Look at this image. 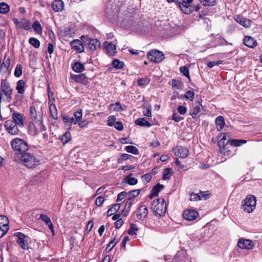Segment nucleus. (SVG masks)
<instances>
[{
  "mask_svg": "<svg viewBox=\"0 0 262 262\" xmlns=\"http://www.w3.org/2000/svg\"><path fill=\"white\" fill-rule=\"evenodd\" d=\"M52 8L55 12H60L64 8V3L62 0H54Z\"/></svg>",
  "mask_w": 262,
  "mask_h": 262,
  "instance_id": "21",
  "label": "nucleus"
},
{
  "mask_svg": "<svg viewBox=\"0 0 262 262\" xmlns=\"http://www.w3.org/2000/svg\"><path fill=\"white\" fill-rule=\"evenodd\" d=\"M16 162L24 165L28 168H33L39 165L40 161L33 153L29 150L19 156H15Z\"/></svg>",
  "mask_w": 262,
  "mask_h": 262,
  "instance_id": "1",
  "label": "nucleus"
},
{
  "mask_svg": "<svg viewBox=\"0 0 262 262\" xmlns=\"http://www.w3.org/2000/svg\"><path fill=\"white\" fill-rule=\"evenodd\" d=\"M132 175V174H130L126 176L123 180L125 181L129 185H134L137 184L138 180L135 178L130 177Z\"/></svg>",
  "mask_w": 262,
  "mask_h": 262,
  "instance_id": "41",
  "label": "nucleus"
},
{
  "mask_svg": "<svg viewBox=\"0 0 262 262\" xmlns=\"http://www.w3.org/2000/svg\"><path fill=\"white\" fill-rule=\"evenodd\" d=\"M35 123L37 124L38 125L37 128L39 131V133L41 132L42 131H45L46 130V127L42 122V119H41L40 120H39L38 121H37V123Z\"/></svg>",
  "mask_w": 262,
  "mask_h": 262,
  "instance_id": "54",
  "label": "nucleus"
},
{
  "mask_svg": "<svg viewBox=\"0 0 262 262\" xmlns=\"http://www.w3.org/2000/svg\"><path fill=\"white\" fill-rule=\"evenodd\" d=\"M73 117L76 120V122H78V121L81 119L82 117V111L81 110H79L75 112L73 114Z\"/></svg>",
  "mask_w": 262,
  "mask_h": 262,
  "instance_id": "53",
  "label": "nucleus"
},
{
  "mask_svg": "<svg viewBox=\"0 0 262 262\" xmlns=\"http://www.w3.org/2000/svg\"><path fill=\"white\" fill-rule=\"evenodd\" d=\"M247 142V141L245 140L233 139L231 140L230 145L232 146L237 147L241 146L243 144L246 143Z\"/></svg>",
  "mask_w": 262,
  "mask_h": 262,
  "instance_id": "39",
  "label": "nucleus"
},
{
  "mask_svg": "<svg viewBox=\"0 0 262 262\" xmlns=\"http://www.w3.org/2000/svg\"><path fill=\"white\" fill-rule=\"evenodd\" d=\"M223 136L221 139L218 141L217 144L221 150H225V147L229 143H230L231 139L226 133L221 134V137Z\"/></svg>",
  "mask_w": 262,
  "mask_h": 262,
  "instance_id": "13",
  "label": "nucleus"
},
{
  "mask_svg": "<svg viewBox=\"0 0 262 262\" xmlns=\"http://www.w3.org/2000/svg\"><path fill=\"white\" fill-rule=\"evenodd\" d=\"M104 46L107 53L111 56H113L116 52V47L112 42L105 41L104 43Z\"/></svg>",
  "mask_w": 262,
  "mask_h": 262,
  "instance_id": "19",
  "label": "nucleus"
},
{
  "mask_svg": "<svg viewBox=\"0 0 262 262\" xmlns=\"http://www.w3.org/2000/svg\"><path fill=\"white\" fill-rule=\"evenodd\" d=\"M25 85V82L23 80H19L17 81L16 89L19 94H22L24 93Z\"/></svg>",
  "mask_w": 262,
  "mask_h": 262,
  "instance_id": "30",
  "label": "nucleus"
},
{
  "mask_svg": "<svg viewBox=\"0 0 262 262\" xmlns=\"http://www.w3.org/2000/svg\"><path fill=\"white\" fill-rule=\"evenodd\" d=\"M35 122L32 121L29 123V132L33 136H36L38 134L39 131L37 127L35 125Z\"/></svg>",
  "mask_w": 262,
  "mask_h": 262,
  "instance_id": "32",
  "label": "nucleus"
},
{
  "mask_svg": "<svg viewBox=\"0 0 262 262\" xmlns=\"http://www.w3.org/2000/svg\"><path fill=\"white\" fill-rule=\"evenodd\" d=\"M50 113L51 117L55 120L58 119V114L56 107L55 104H51L49 107Z\"/></svg>",
  "mask_w": 262,
  "mask_h": 262,
  "instance_id": "35",
  "label": "nucleus"
},
{
  "mask_svg": "<svg viewBox=\"0 0 262 262\" xmlns=\"http://www.w3.org/2000/svg\"><path fill=\"white\" fill-rule=\"evenodd\" d=\"M13 90L6 79H2L0 88V97L4 95L8 101L10 102L12 98Z\"/></svg>",
  "mask_w": 262,
  "mask_h": 262,
  "instance_id": "5",
  "label": "nucleus"
},
{
  "mask_svg": "<svg viewBox=\"0 0 262 262\" xmlns=\"http://www.w3.org/2000/svg\"><path fill=\"white\" fill-rule=\"evenodd\" d=\"M151 208L155 215L161 217L167 210L166 203L163 198H159L153 201Z\"/></svg>",
  "mask_w": 262,
  "mask_h": 262,
  "instance_id": "2",
  "label": "nucleus"
},
{
  "mask_svg": "<svg viewBox=\"0 0 262 262\" xmlns=\"http://www.w3.org/2000/svg\"><path fill=\"white\" fill-rule=\"evenodd\" d=\"M72 78L76 82L86 84V76L85 74H81L79 75H73Z\"/></svg>",
  "mask_w": 262,
  "mask_h": 262,
  "instance_id": "24",
  "label": "nucleus"
},
{
  "mask_svg": "<svg viewBox=\"0 0 262 262\" xmlns=\"http://www.w3.org/2000/svg\"><path fill=\"white\" fill-rule=\"evenodd\" d=\"M72 69L75 72L80 73L83 71L85 68L83 64L77 61L73 64Z\"/></svg>",
  "mask_w": 262,
  "mask_h": 262,
  "instance_id": "28",
  "label": "nucleus"
},
{
  "mask_svg": "<svg viewBox=\"0 0 262 262\" xmlns=\"http://www.w3.org/2000/svg\"><path fill=\"white\" fill-rule=\"evenodd\" d=\"M140 190L136 189L127 192V199L134 201V199L140 194Z\"/></svg>",
  "mask_w": 262,
  "mask_h": 262,
  "instance_id": "31",
  "label": "nucleus"
},
{
  "mask_svg": "<svg viewBox=\"0 0 262 262\" xmlns=\"http://www.w3.org/2000/svg\"><path fill=\"white\" fill-rule=\"evenodd\" d=\"M174 155L181 158H185L188 155L189 150L187 147L179 146L174 149Z\"/></svg>",
  "mask_w": 262,
  "mask_h": 262,
  "instance_id": "12",
  "label": "nucleus"
},
{
  "mask_svg": "<svg viewBox=\"0 0 262 262\" xmlns=\"http://www.w3.org/2000/svg\"><path fill=\"white\" fill-rule=\"evenodd\" d=\"M12 118L14 122L18 127H23L24 126V121L26 117L23 114L18 112H14L12 114Z\"/></svg>",
  "mask_w": 262,
  "mask_h": 262,
  "instance_id": "8",
  "label": "nucleus"
},
{
  "mask_svg": "<svg viewBox=\"0 0 262 262\" xmlns=\"http://www.w3.org/2000/svg\"><path fill=\"white\" fill-rule=\"evenodd\" d=\"M135 123L136 125L141 126H151L150 123L146 121L144 118H138L136 120Z\"/></svg>",
  "mask_w": 262,
  "mask_h": 262,
  "instance_id": "33",
  "label": "nucleus"
},
{
  "mask_svg": "<svg viewBox=\"0 0 262 262\" xmlns=\"http://www.w3.org/2000/svg\"><path fill=\"white\" fill-rule=\"evenodd\" d=\"M200 1L205 6H213L216 4L215 0H200Z\"/></svg>",
  "mask_w": 262,
  "mask_h": 262,
  "instance_id": "49",
  "label": "nucleus"
},
{
  "mask_svg": "<svg viewBox=\"0 0 262 262\" xmlns=\"http://www.w3.org/2000/svg\"><path fill=\"white\" fill-rule=\"evenodd\" d=\"M9 230V227L0 226V238L3 237Z\"/></svg>",
  "mask_w": 262,
  "mask_h": 262,
  "instance_id": "59",
  "label": "nucleus"
},
{
  "mask_svg": "<svg viewBox=\"0 0 262 262\" xmlns=\"http://www.w3.org/2000/svg\"><path fill=\"white\" fill-rule=\"evenodd\" d=\"M81 39L83 38L86 39L85 42H88L89 48L90 50L94 51L100 46V41L97 39H93L86 37L84 36H82L81 37Z\"/></svg>",
  "mask_w": 262,
  "mask_h": 262,
  "instance_id": "11",
  "label": "nucleus"
},
{
  "mask_svg": "<svg viewBox=\"0 0 262 262\" xmlns=\"http://www.w3.org/2000/svg\"><path fill=\"white\" fill-rule=\"evenodd\" d=\"M10 66V59L5 55L2 64H0V73L3 75H6V77L10 74L9 72Z\"/></svg>",
  "mask_w": 262,
  "mask_h": 262,
  "instance_id": "9",
  "label": "nucleus"
},
{
  "mask_svg": "<svg viewBox=\"0 0 262 262\" xmlns=\"http://www.w3.org/2000/svg\"><path fill=\"white\" fill-rule=\"evenodd\" d=\"M120 208V205L119 204H115L112 206L111 208H110L107 212V215L111 216L113 215L114 213L117 212Z\"/></svg>",
  "mask_w": 262,
  "mask_h": 262,
  "instance_id": "36",
  "label": "nucleus"
},
{
  "mask_svg": "<svg viewBox=\"0 0 262 262\" xmlns=\"http://www.w3.org/2000/svg\"><path fill=\"white\" fill-rule=\"evenodd\" d=\"M29 115L31 119L35 123H37V121L42 119L41 115L38 114L34 106H31L29 108Z\"/></svg>",
  "mask_w": 262,
  "mask_h": 262,
  "instance_id": "17",
  "label": "nucleus"
},
{
  "mask_svg": "<svg viewBox=\"0 0 262 262\" xmlns=\"http://www.w3.org/2000/svg\"><path fill=\"white\" fill-rule=\"evenodd\" d=\"M234 20L245 28H249L251 24L250 19L241 16H236L234 18Z\"/></svg>",
  "mask_w": 262,
  "mask_h": 262,
  "instance_id": "20",
  "label": "nucleus"
},
{
  "mask_svg": "<svg viewBox=\"0 0 262 262\" xmlns=\"http://www.w3.org/2000/svg\"><path fill=\"white\" fill-rule=\"evenodd\" d=\"M63 144L69 142L71 140V135L70 132H66L60 138Z\"/></svg>",
  "mask_w": 262,
  "mask_h": 262,
  "instance_id": "42",
  "label": "nucleus"
},
{
  "mask_svg": "<svg viewBox=\"0 0 262 262\" xmlns=\"http://www.w3.org/2000/svg\"><path fill=\"white\" fill-rule=\"evenodd\" d=\"M14 236L17 237V242L23 249L27 250L28 249L27 240L26 239L28 237L27 236L20 232L15 233Z\"/></svg>",
  "mask_w": 262,
  "mask_h": 262,
  "instance_id": "10",
  "label": "nucleus"
},
{
  "mask_svg": "<svg viewBox=\"0 0 262 262\" xmlns=\"http://www.w3.org/2000/svg\"><path fill=\"white\" fill-rule=\"evenodd\" d=\"M22 75V67L20 64H17L14 70V75L16 77H19Z\"/></svg>",
  "mask_w": 262,
  "mask_h": 262,
  "instance_id": "50",
  "label": "nucleus"
},
{
  "mask_svg": "<svg viewBox=\"0 0 262 262\" xmlns=\"http://www.w3.org/2000/svg\"><path fill=\"white\" fill-rule=\"evenodd\" d=\"M104 200V198L103 196H98L95 201L96 205L97 206H100L103 203Z\"/></svg>",
  "mask_w": 262,
  "mask_h": 262,
  "instance_id": "61",
  "label": "nucleus"
},
{
  "mask_svg": "<svg viewBox=\"0 0 262 262\" xmlns=\"http://www.w3.org/2000/svg\"><path fill=\"white\" fill-rule=\"evenodd\" d=\"M138 230L139 228L137 227V226L135 224L133 223H130V227L128 230L127 231V233L128 234L131 235H136Z\"/></svg>",
  "mask_w": 262,
  "mask_h": 262,
  "instance_id": "44",
  "label": "nucleus"
},
{
  "mask_svg": "<svg viewBox=\"0 0 262 262\" xmlns=\"http://www.w3.org/2000/svg\"><path fill=\"white\" fill-rule=\"evenodd\" d=\"M70 45L72 49L78 53H82L84 51V46L81 40L79 39L73 40L71 42Z\"/></svg>",
  "mask_w": 262,
  "mask_h": 262,
  "instance_id": "16",
  "label": "nucleus"
},
{
  "mask_svg": "<svg viewBox=\"0 0 262 262\" xmlns=\"http://www.w3.org/2000/svg\"><path fill=\"white\" fill-rule=\"evenodd\" d=\"M112 64L113 67L116 69H122L124 66V62L119 61L118 59H114L113 61Z\"/></svg>",
  "mask_w": 262,
  "mask_h": 262,
  "instance_id": "48",
  "label": "nucleus"
},
{
  "mask_svg": "<svg viewBox=\"0 0 262 262\" xmlns=\"http://www.w3.org/2000/svg\"><path fill=\"white\" fill-rule=\"evenodd\" d=\"M198 215V213L194 210L187 209L183 212L184 219L188 221H193L196 219Z\"/></svg>",
  "mask_w": 262,
  "mask_h": 262,
  "instance_id": "15",
  "label": "nucleus"
},
{
  "mask_svg": "<svg viewBox=\"0 0 262 262\" xmlns=\"http://www.w3.org/2000/svg\"><path fill=\"white\" fill-rule=\"evenodd\" d=\"M183 98L186 99H188L190 101H192L194 98V93L193 91H188L184 95Z\"/></svg>",
  "mask_w": 262,
  "mask_h": 262,
  "instance_id": "51",
  "label": "nucleus"
},
{
  "mask_svg": "<svg viewBox=\"0 0 262 262\" xmlns=\"http://www.w3.org/2000/svg\"><path fill=\"white\" fill-rule=\"evenodd\" d=\"M75 34V31L72 27H67L64 28V35L67 37H71Z\"/></svg>",
  "mask_w": 262,
  "mask_h": 262,
  "instance_id": "37",
  "label": "nucleus"
},
{
  "mask_svg": "<svg viewBox=\"0 0 262 262\" xmlns=\"http://www.w3.org/2000/svg\"><path fill=\"white\" fill-rule=\"evenodd\" d=\"M11 145L13 150L15 152V156H19L29 150L27 143L22 139H13L11 142Z\"/></svg>",
  "mask_w": 262,
  "mask_h": 262,
  "instance_id": "3",
  "label": "nucleus"
},
{
  "mask_svg": "<svg viewBox=\"0 0 262 262\" xmlns=\"http://www.w3.org/2000/svg\"><path fill=\"white\" fill-rule=\"evenodd\" d=\"M10 10L9 6L5 2L0 3V13L2 14H6Z\"/></svg>",
  "mask_w": 262,
  "mask_h": 262,
  "instance_id": "40",
  "label": "nucleus"
},
{
  "mask_svg": "<svg viewBox=\"0 0 262 262\" xmlns=\"http://www.w3.org/2000/svg\"><path fill=\"white\" fill-rule=\"evenodd\" d=\"M147 57L150 61L155 63H159L164 58L163 53L157 50H150L148 52Z\"/></svg>",
  "mask_w": 262,
  "mask_h": 262,
  "instance_id": "6",
  "label": "nucleus"
},
{
  "mask_svg": "<svg viewBox=\"0 0 262 262\" xmlns=\"http://www.w3.org/2000/svg\"><path fill=\"white\" fill-rule=\"evenodd\" d=\"M164 185L160 184L159 183L157 184L156 186H155L152 189L150 194L149 195V198L150 199H152V198L157 196L159 194V192L164 188Z\"/></svg>",
  "mask_w": 262,
  "mask_h": 262,
  "instance_id": "23",
  "label": "nucleus"
},
{
  "mask_svg": "<svg viewBox=\"0 0 262 262\" xmlns=\"http://www.w3.org/2000/svg\"><path fill=\"white\" fill-rule=\"evenodd\" d=\"M142 179L144 182L148 183L151 179V176L150 173H146L142 177Z\"/></svg>",
  "mask_w": 262,
  "mask_h": 262,
  "instance_id": "64",
  "label": "nucleus"
},
{
  "mask_svg": "<svg viewBox=\"0 0 262 262\" xmlns=\"http://www.w3.org/2000/svg\"><path fill=\"white\" fill-rule=\"evenodd\" d=\"M180 71L184 76L188 78L189 79H190L189 76V70L187 67L185 66L182 67L180 68Z\"/></svg>",
  "mask_w": 262,
  "mask_h": 262,
  "instance_id": "56",
  "label": "nucleus"
},
{
  "mask_svg": "<svg viewBox=\"0 0 262 262\" xmlns=\"http://www.w3.org/2000/svg\"><path fill=\"white\" fill-rule=\"evenodd\" d=\"M148 214L147 207L144 205H141L137 211V216L138 220L143 221Z\"/></svg>",
  "mask_w": 262,
  "mask_h": 262,
  "instance_id": "18",
  "label": "nucleus"
},
{
  "mask_svg": "<svg viewBox=\"0 0 262 262\" xmlns=\"http://www.w3.org/2000/svg\"><path fill=\"white\" fill-rule=\"evenodd\" d=\"M18 23L19 24V26L20 28H23L25 30H29L30 29V25L29 23L26 20H24V21H21L20 23Z\"/></svg>",
  "mask_w": 262,
  "mask_h": 262,
  "instance_id": "52",
  "label": "nucleus"
},
{
  "mask_svg": "<svg viewBox=\"0 0 262 262\" xmlns=\"http://www.w3.org/2000/svg\"><path fill=\"white\" fill-rule=\"evenodd\" d=\"M9 220L7 217L5 215L0 216V226L4 227H8Z\"/></svg>",
  "mask_w": 262,
  "mask_h": 262,
  "instance_id": "47",
  "label": "nucleus"
},
{
  "mask_svg": "<svg viewBox=\"0 0 262 262\" xmlns=\"http://www.w3.org/2000/svg\"><path fill=\"white\" fill-rule=\"evenodd\" d=\"M238 246L241 249H251L254 246L253 242L250 239H239L238 241Z\"/></svg>",
  "mask_w": 262,
  "mask_h": 262,
  "instance_id": "14",
  "label": "nucleus"
},
{
  "mask_svg": "<svg viewBox=\"0 0 262 262\" xmlns=\"http://www.w3.org/2000/svg\"><path fill=\"white\" fill-rule=\"evenodd\" d=\"M202 104L199 103L198 105L194 106L192 112L190 113L193 118H196L199 116V114L201 112Z\"/></svg>",
  "mask_w": 262,
  "mask_h": 262,
  "instance_id": "29",
  "label": "nucleus"
},
{
  "mask_svg": "<svg viewBox=\"0 0 262 262\" xmlns=\"http://www.w3.org/2000/svg\"><path fill=\"white\" fill-rule=\"evenodd\" d=\"M89 122L87 120H80V121H78L77 123H78V125L80 127L83 128L89 124Z\"/></svg>",
  "mask_w": 262,
  "mask_h": 262,
  "instance_id": "63",
  "label": "nucleus"
},
{
  "mask_svg": "<svg viewBox=\"0 0 262 262\" xmlns=\"http://www.w3.org/2000/svg\"><path fill=\"white\" fill-rule=\"evenodd\" d=\"M6 130L10 134L15 135L18 134L19 130L15 122L11 120H7L4 124Z\"/></svg>",
  "mask_w": 262,
  "mask_h": 262,
  "instance_id": "7",
  "label": "nucleus"
},
{
  "mask_svg": "<svg viewBox=\"0 0 262 262\" xmlns=\"http://www.w3.org/2000/svg\"><path fill=\"white\" fill-rule=\"evenodd\" d=\"M256 204V197L252 194H249L242 201L241 208L245 212L251 213L255 209Z\"/></svg>",
  "mask_w": 262,
  "mask_h": 262,
  "instance_id": "4",
  "label": "nucleus"
},
{
  "mask_svg": "<svg viewBox=\"0 0 262 262\" xmlns=\"http://www.w3.org/2000/svg\"><path fill=\"white\" fill-rule=\"evenodd\" d=\"M32 28L34 31L40 34L42 32V28L40 23L38 21H35L32 25Z\"/></svg>",
  "mask_w": 262,
  "mask_h": 262,
  "instance_id": "43",
  "label": "nucleus"
},
{
  "mask_svg": "<svg viewBox=\"0 0 262 262\" xmlns=\"http://www.w3.org/2000/svg\"><path fill=\"white\" fill-rule=\"evenodd\" d=\"M178 111L181 115H185L187 111V108L185 106L179 105L178 107Z\"/></svg>",
  "mask_w": 262,
  "mask_h": 262,
  "instance_id": "62",
  "label": "nucleus"
},
{
  "mask_svg": "<svg viewBox=\"0 0 262 262\" xmlns=\"http://www.w3.org/2000/svg\"><path fill=\"white\" fill-rule=\"evenodd\" d=\"M172 173V169L171 168H166L164 169L163 171L162 179L164 180H169L170 178Z\"/></svg>",
  "mask_w": 262,
  "mask_h": 262,
  "instance_id": "38",
  "label": "nucleus"
},
{
  "mask_svg": "<svg viewBox=\"0 0 262 262\" xmlns=\"http://www.w3.org/2000/svg\"><path fill=\"white\" fill-rule=\"evenodd\" d=\"M111 107L112 108H113L114 110L116 111H120L122 110V106L118 102L111 104Z\"/></svg>",
  "mask_w": 262,
  "mask_h": 262,
  "instance_id": "60",
  "label": "nucleus"
},
{
  "mask_svg": "<svg viewBox=\"0 0 262 262\" xmlns=\"http://www.w3.org/2000/svg\"><path fill=\"white\" fill-rule=\"evenodd\" d=\"M29 42L35 48H38L40 45L39 40L34 37L30 38Z\"/></svg>",
  "mask_w": 262,
  "mask_h": 262,
  "instance_id": "46",
  "label": "nucleus"
},
{
  "mask_svg": "<svg viewBox=\"0 0 262 262\" xmlns=\"http://www.w3.org/2000/svg\"><path fill=\"white\" fill-rule=\"evenodd\" d=\"M39 219L45 222L46 225L49 227L52 233L54 232L53 224L52 223L51 219L47 215L43 214H41Z\"/></svg>",
  "mask_w": 262,
  "mask_h": 262,
  "instance_id": "25",
  "label": "nucleus"
},
{
  "mask_svg": "<svg viewBox=\"0 0 262 262\" xmlns=\"http://www.w3.org/2000/svg\"><path fill=\"white\" fill-rule=\"evenodd\" d=\"M172 2H174L184 13H189L190 10L188 7L185 5V0H172Z\"/></svg>",
  "mask_w": 262,
  "mask_h": 262,
  "instance_id": "27",
  "label": "nucleus"
},
{
  "mask_svg": "<svg viewBox=\"0 0 262 262\" xmlns=\"http://www.w3.org/2000/svg\"><path fill=\"white\" fill-rule=\"evenodd\" d=\"M125 150L127 152L132 153L134 155H138L139 154V150L138 148L132 145H128L125 147Z\"/></svg>",
  "mask_w": 262,
  "mask_h": 262,
  "instance_id": "45",
  "label": "nucleus"
},
{
  "mask_svg": "<svg viewBox=\"0 0 262 262\" xmlns=\"http://www.w3.org/2000/svg\"><path fill=\"white\" fill-rule=\"evenodd\" d=\"M225 122L224 117L222 116H219L215 119V125L218 131L223 129L225 126Z\"/></svg>",
  "mask_w": 262,
  "mask_h": 262,
  "instance_id": "26",
  "label": "nucleus"
},
{
  "mask_svg": "<svg viewBox=\"0 0 262 262\" xmlns=\"http://www.w3.org/2000/svg\"><path fill=\"white\" fill-rule=\"evenodd\" d=\"M243 41L244 44L249 48H253L257 45L256 40L249 36H246Z\"/></svg>",
  "mask_w": 262,
  "mask_h": 262,
  "instance_id": "22",
  "label": "nucleus"
},
{
  "mask_svg": "<svg viewBox=\"0 0 262 262\" xmlns=\"http://www.w3.org/2000/svg\"><path fill=\"white\" fill-rule=\"evenodd\" d=\"M116 117L115 116H110L108 118L107 125L110 126H114L116 122Z\"/></svg>",
  "mask_w": 262,
  "mask_h": 262,
  "instance_id": "58",
  "label": "nucleus"
},
{
  "mask_svg": "<svg viewBox=\"0 0 262 262\" xmlns=\"http://www.w3.org/2000/svg\"><path fill=\"white\" fill-rule=\"evenodd\" d=\"M120 240V237L115 236L114 238L109 243L108 246L106 248V250L110 252L114 247L118 243Z\"/></svg>",
  "mask_w": 262,
  "mask_h": 262,
  "instance_id": "34",
  "label": "nucleus"
},
{
  "mask_svg": "<svg viewBox=\"0 0 262 262\" xmlns=\"http://www.w3.org/2000/svg\"><path fill=\"white\" fill-rule=\"evenodd\" d=\"M149 83V80L147 79L139 78L138 79V85L139 86H143L147 85Z\"/></svg>",
  "mask_w": 262,
  "mask_h": 262,
  "instance_id": "57",
  "label": "nucleus"
},
{
  "mask_svg": "<svg viewBox=\"0 0 262 262\" xmlns=\"http://www.w3.org/2000/svg\"><path fill=\"white\" fill-rule=\"evenodd\" d=\"M187 7L189 8L190 10V12L189 13H184L186 14H189L191 13H192L193 11H198L201 9V6L200 5H197L196 6L192 5L191 4L188 6Z\"/></svg>",
  "mask_w": 262,
  "mask_h": 262,
  "instance_id": "55",
  "label": "nucleus"
}]
</instances>
